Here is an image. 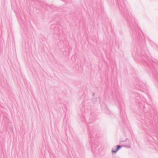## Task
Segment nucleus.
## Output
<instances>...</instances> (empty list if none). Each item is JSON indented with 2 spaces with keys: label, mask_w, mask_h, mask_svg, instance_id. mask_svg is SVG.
<instances>
[{
  "label": "nucleus",
  "mask_w": 158,
  "mask_h": 158,
  "mask_svg": "<svg viewBox=\"0 0 158 158\" xmlns=\"http://www.w3.org/2000/svg\"><path fill=\"white\" fill-rule=\"evenodd\" d=\"M121 148V146L120 145H117V148L115 149H114V148H113L112 149V151L114 153H116Z\"/></svg>",
  "instance_id": "f257e3e1"
}]
</instances>
